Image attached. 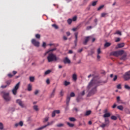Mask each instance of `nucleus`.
Listing matches in <instances>:
<instances>
[{
    "label": "nucleus",
    "mask_w": 130,
    "mask_h": 130,
    "mask_svg": "<svg viewBox=\"0 0 130 130\" xmlns=\"http://www.w3.org/2000/svg\"><path fill=\"white\" fill-rule=\"evenodd\" d=\"M106 82L102 81L101 80H92L89 83L88 85V89H91V91H90L87 94L88 97H90V96H92V95H94L96 92H97V87L98 86H100V85H103L105 84Z\"/></svg>",
    "instance_id": "nucleus-1"
},
{
    "label": "nucleus",
    "mask_w": 130,
    "mask_h": 130,
    "mask_svg": "<svg viewBox=\"0 0 130 130\" xmlns=\"http://www.w3.org/2000/svg\"><path fill=\"white\" fill-rule=\"evenodd\" d=\"M47 59L48 60V62H52V61H58V60H60V58L57 57L56 55L53 54V53H49L47 57Z\"/></svg>",
    "instance_id": "nucleus-2"
},
{
    "label": "nucleus",
    "mask_w": 130,
    "mask_h": 130,
    "mask_svg": "<svg viewBox=\"0 0 130 130\" xmlns=\"http://www.w3.org/2000/svg\"><path fill=\"white\" fill-rule=\"evenodd\" d=\"M1 93L3 94V98H4V100H5V101L7 102L11 101L12 98L10 96V93H9V92L6 93L5 91H2Z\"/></svg>",
    "instance_id": "nucleus-3"
},
{
    "label": "nucleus",
    "mask_w": 130,
    "mask_h": 130,
    "mask_svg": "<svg viewBox=\"0 0 130 130\" xmlns=\"http://www.w3.org/2000/svg\"><path fill=\"white\" fill-rule=\"evenodd\" d=\"M124 51L123 50H119L117 51H113L111 53V55H113V56H116L117 57L119 56V55H122V54L124 53Z\"/></svg>",
    "instance_id": "nucleus-4"
},
{
    "label": "nucleus",
    "mask_w": 130,
    "mask_h": 130,
    "mask_svg": "<svg viewBox=\"0 0 130 130\" xmlns=\"http://www.w3.org/2000/svg\"><path fill=\"white\" fill-rule=\"evenodd\" d=\"M19 88H20V82H18L12 89V93L13 95H17V91Z\"/></svg>",
    "instance_id": "nucleus-5"
},
{
    "label": "nucleus",
    "mask_w": 130,
    "mask_h": 130,
    "mask_svg": "<svg viewBox=\"0 0 130 130\" xmlns=\"http://www.w3.org/2000/svg\"><path fill=\"white\" fill-rule=\"evenodd\" d=\"M53 123H54V121H52L50 122H48L47 125H45L42 127L38 128L36 130H42L44 128H45V127H46L47 126H48L49 125H52V124H53Z\"/></svg>",
    "instance_id": "nucleus-6"
},
{
    "label": "nucleus",
    "mask_w": 130,
    "mask_h": 130,
    "mask_svg": "<svg viewBox=\"0 0 130 130\" xmlns=\"http://www.w3.org/2000/svg\"><path fill=\"white\" fill-rule=\"evenodd\" d=\"M32 44L34 45V46H36V47H39V45L40 44V43L37 41L35 39H32L31 41Z\"/></svg>",
    "instance_id": "nucleus-7"
},
{
    "label": "nucleus",
    "mask_w": 130,
    "mask_h": 130,
    "mask_svg": "<svg viewBox=\"0 0 130 130\" xmlns=\"http://www.w3.org/2000/svg\"><path fill=\"white\" fill-rule=\"evenodd\" d=\"M125 81H128L130 80V71L126 72L123 76Z\"/></svg>",
    "instance_id": "nucleus-8"
},
{
    "label": "nucleus",
    "mask_w": 130,
    "mask_h": 130,
    "mask_svg": "<svg viewBox=\"0 0 130 130\" xmlns=\"http://www.w3.org/2000/svg\"><path fill=\"white\" fill-rule=\"evenodd\" d=\"M92 38L91 36H88L85 38L84 41L83 42V44L84 45H87L88 42H89V40H90Z\"/></svg>",
    "instance_id": "nucleus-9"
},
{
    "label": "nucleus",
    "mask_w": 130,
    "mask_h": 130,
    "mask_svg": "<svg viewBox=\"0 0 130 130\" xmlns=\"http://www.w3.org/2000/svg\"><path fill=\"white\" fill-rule=\"evenodd\" d=\"M56 50V48H53V49H49L45 53L44 56L46 55V54H48V53H52L53 51H55Z\"/></svg>",
    "instance_id": "nucleus-10"
},
{
    "label": "nucleus",
    "mask_w": 130,
    "mask_h": 130,
    "mask_svg": "<svg viewBox=\"0 0 130 130\" xmlns=\"http://www.w3.org/2000/svg\"><path fill=\"white\" fill-rule=\"evenodd\" d=\"M105 124H102L100 125L101 127L104 128L106 126V125H108V124H109V120L107 118H106L105 119Z\"/></svg>",
    "instance_id": "nucleus-11"
},
{
    "label": "nucleus",
    "mask_w": 130,
    "mask_h": 130,
    "mask_svg": "<svg viewBox=\"0 0 130 130\" xmlns=\"http://www.w3.org/2000/svg\"><path fill=\"white\" fill-rule=\"evenodd\" d=\"M16 103H17L18 105H19L22 108H24V104L23 103V102L21 100H16Z\"/></svg>",
    "instance_id": "nucleus-12"
},
{
    "label": "nucleus",
    "mask_w": 130,
    "mask_h": 130,
    "mask_svg": "<svg viewBox=\"0 0 130 130\" xmlns=\"http://www.w3.org/2000/svg\"><path fill=\"white\" fill-rule=\"evenodd\" d=\"M79 35V33L75 32L74 34V35L75 36V40H74V43L75 44V46H77V44L78 43V35Z\"/></svg>",
    "instance_id": "nucleus-13"
},
{
    "label": "nucleus",
    "mask_w": 130,
    "mask_h": 130,
    "mask_svg": "<svg viewBox=\"0 0 130 130\" xmlns=\"http://www.w3.org/2000/svg\"><path fill=\"white\" fill-rule=\"evenodd\" d=\"M122 54L123 55L122 57L120 58V59L121 60H126V59H127V57H126L127 56L126 53H123Z\"/></svg>",
    "instance_id": "nucleus-14"
},
{
    "label": "nucleus",
    "mask_w": 130,
    "mask_h": 130,
    "mask_svg": "<svg viewBox=\"0 0 130 130\" xmlns=\"http://www.w3.org/2000/svg\"><path fill=\"white\" fill-rule=\"evenodd\" d=\"M56 113H57V114H59V113H60V111H59V110H54L52 113V117H54V116H55Z\"/></svg>",
    "instance_id": "nucleus-15"
},
{
    "label": "nucleus",
    "mask_w": 130,
    "mask_h": 130,
    "mask_svg": "<svg viewBox=\"0 0 130 130\" xmlns=\"http://www.w3.org/2000/svg\"><path fill=\"white\" fill-rule=\"evenodd\" d=\"M64 63H71V60L68 58V57H65L64 59L63 60Z\"/></svg>",
    "instance_id": "nucleus-16"
},
{
    "label": "nucleus",
    "mask_w": 130,
    "mask_h": 130,
    "mask_svg": "<svg viewBox=\"0 0 130 130\" xmlns=\"http://www.w3.org/2000/svg\"><path fill=\"white\" fill-rule=\"evenodd\" d=\"M71 100V96H70L69 95L67 96V105L69 106V104L70 103V101Z\"/></svg>",
    "instance_id": "nucleus-17"
},
{
    "label": "nucleus",
    "mask_w": 130,
    "mask_h": 130,
    "mask_svg": "<svg viewBox=\"0 0 130 130\" xmlns=\"http://www.w3.org/2000/svg\"><path fill=\"white\" fill-rule=\"evenodd\" d=\"M110 113H106L103 115V117H104V118H106V117H110Z\"/></svg>",
    "instance_id": "nucleus-18"
},
{
    "label": "nucleus",
    "mask_w": 130,
    "mask_h": 130,
    "mask_svg": "<svg viewBox=\"0 0 130 130\" xmlns=\"http://www.w3.org/2000/svg\"><path fill=\"white\" fill-rule=\"evenodd\" d=\"M55 90H56L55 88L53 89L52 93L50 94V97H54V95L55 94Z\"/></svg>",
    "instance_id": "nucleus-19"
},
{
    "label": "nucleus",
    "mask_w": 130,
    "mask_h": 130,
    "mask_svg": "<svg viewBox=\"0 0 130 130\" xmlns=\"http://www.w3.org/2000/svg\"><path fill=\"white\" fill-rule=\"evenodd\" d=\"M72 78H73V80H74L76 82V81H77V74H74L72 76Z\"/></svg>",
    "instance_id": "nucleus-20"
},
{
    "label": "nucleus",
    "mask_w": 130,
    "mask_h": 130,
    "mask_svg": "<svg viewBox=\"0 0 130 130\" xmlns=\"http://www.w3.org/2000/svg\"><path fill=\"white\" fill-rule=\"evenodd\" d=\"M64 126V124L63 123H59L56 125V126H57V127H62V126Z\"/></svg>",
    "instance_id": "nucleus-21"
},
{
    "label": "nucleus",
    "mask_w": 130,
    "mask_h": 130,
    "mask_svg": "<svg viewBox=\"0 0 130 130\" xmlns=\"http://www.w3.org/2000/svg\"><path fill=\"white\" fill-rule=\"evenodd\" d=\"M83 100V98L80 96V95H79L77 98L76 99V101L77 102H80V101H81V100Z\"/></svg>",
    "instance_id": "nucleus-22"
},
{
    "label": "nucleus",
    "mask_w": 130,
    "mask_h": 130,
    "mask_svg": "<svg viewBox=\"0 0 130 130\" xmlns=\"http://www.w3.org/2000/svg\"><path fill=\"white\" fill-rule=\"evenodd\" d=\"M124 46V43H120L118 44V48H121V47H123Z\"/></svg>",
    "instance_id": "nucleus-23"
},
{
    "label": "nucleus",
    "mask_w": 130,
    "mask_h": 130,
    "mask_svg": "<svg viewBox=\"0 0 130 130\" xmlns=\"http://www.w3.org/2000/svg\"><path fill=\"white\" fill-rule=\"evenodd\" d=\"M117 109H119V110H121V111L123 110V106H122V105L118 106L117 107Z\"/></svg>",
    "instance_id": "nucleus-24"
},
{
    "label": "nucleus",
    "mask_w": 130,
    "mask_h": 130,
    "mask_svg": "<svg viewBox=\"0 0 130 130\" xmlns=\"http://www.w3.org/2000/svg\"><path fill=\"white\" fill-rule=\"evenodd\" d=\"M111 45V43L107 42L105 44L104 46L105 47H109Z\"/></svg>",
    "instance_id": "nucleus-25"
},
{
    "label": "nucleus",
    "mask_w": 130,
    "mask_h": 130,
    "mask_svg": "<svg viewBox=\"0 0 130 130\" xmlns=\"http://www.w3.org/2000/svg\"><path fill=\"white\" fill-rule=\"evenodd\" d=\"M67 124L70 126V127H74V126H75V124H73V123H71L69 122H68Z\"/></svg>",
    "instance_id": "nucleus-26"
},
{
    "label": "nucleus",
    "mask_w": 130,
    "mask_h": 130,
    "mask_svg": "<svg viewBox=\"0 0 130 130\" xmlns=\"http://www.w3.org/2000/svg\"><path fill=\"white\" fill-rule=\"evenodd\" d=\"M91 114V111H87L86 112L85 114V116H88V115H90Z\"/></svg>",
    "instance_id": "nucleus-27"
},
{
    "label": "nucleus",
    "mask_w": 130,
    "mask_h": 130,
    "mask_svg": "<svg viewBox=\"0 0 130 130\" xmlns=\"http://www.w3.org/2000/svg\"><path fill=\"white\" fill-rule=\"evenodd\" d=\"M72 22H73V20L71 18L68 19L67 20V22L69 24V25H71Z\"/></svg>",
    "instance_id": "nucleus-28"
},
{
    "label": "nucleus",
    "mask_w": 130,
    "mask_h": 130,
    "mask_svg": "<svg viewBox=\"0 0 130 130\" xmlns=\"http://www.w3.org/2000/svg\"><path fill=\"white\" fill-rule=\"evenodd\" d=\"M80 28H81V26H77L76 27L73 28L72 29V31H77V30H78V29H80Z\"/></svg>",
    "instance_id": "nucleus-29"
},
{
    "label": "nucleus",
    "mask_w": 130,
    "mask_h": 130,
    "mask_svg": "<svg viewBox=\"0 0 130 130\" xmlns=\"http://www.w3.org/2000/svg\"><path fill=\"white\" fill-rule=\"evenodd\" d=\"M27 90L28 91L32 90V86L30 84L28 85Z\"/></svg>",
    "instance_id": "nucleus-30"
},
{
    "label": "nucleus",
    "mask_w": 130,
    "mask_h": 130,
    "mask_svg": "<svg viewBox=\"0 0 130 130\" xmlns=\"http://www.w3.org/2000/svg\"><path fill=\"white\" fill-rule=\"evenodd\" d=\"M33 108H34V110H36V111H38V110H39L38 106H37V105L34 106Z\"/></svg>",
    "instance_id": "nucleus-31"
},
{
    "label": "nucleus",
    "mask_w": 130,
    "mask_h": 130,
    "mask_svg": "<svg viewBox=\"0 0 130 130\" xmlns=\"http://www.w3.org/2000/svg\"><path fill=\"white\" fill-rule=\"evenodd\" d=\"M64 94V91H63V90H61L60 93H59V94L61 96V97H62V96H63Z\"/></svg>",
    "instance_id": "nucleus-32"
},
{
    "label": "nucleus",
    "mask_w": 130,
    "mask_h": 130,
    "mask_svg": "<svg viewBox=\"0 0 130 130\" xmlns=\"http://www.w3.org/2000/svg\"><path fill=\"white\" fill-rule=\"evenodd\" d=\"M11 83H12L11 80H7L6 81V83L7 84V86H9V85H11Z\"/></svg>",
    "instance_id": "nucleus-33"
},
{
    "label": "nucleus",
    "mask_w": 130,
    "mask_h": 130,
    "mask_svg": "<svg viewBox=\"0 0 130 130\" xmlns=\"http://www.w3.org/2000/svg\"><path fill=\"white\" fill-rule=\"evenodd\" d=\"M111 119H112V120H116V119H117V117L115 116H112L111 117Z\"/></svg>",
    "instance_id": "nucleus-34"
},
{
    "label": "nucleus",
    "mask_w": 130,
    "mask_h": 130,
    "mask_svg": "<svg viewBox=\"0 0 130 130\" xmlns=\"http://www.w3.org/2000/svg\"><path fill=\"white\" fill-rule=\"evenodd\" d=\"M70 84H71L70 82H68L67 81H65L64 82V86H69V85H70Z\"/></svg>",
    "instance_id": "nucleus-35"
},
{
    "label": "nucleus",
    "mask_w": 130,
    "mask_h": 130,
    "mask_svg": "<svg viewBox=\"0 0 130 130\" xmlns=\"http://www.w3.org/2000/svg\"><path fill=\"white\" fill-rule=\"evenodd\" d=\"M69 120L70 121H76V118H75L74 117H70V118H69Z\"/></svg>",
    "instance_id": "nucleus-36"
},
{
    "label": "nucleus",
    "mask_w": 130,
    "mask_h": 130,
    "mask_svg": "<svg viewBox=\"0 0 130 130\" xmlns=\"http://www.w3.org/2000/svg\"><path fill=\"white\" fill-rule=\"evenodd\" d=\"M103 8H104V5H102V6H100L98 8V11H100V10H102V9H103Z\"/></svg>",
    "instance_id": "nucleus-37"
},
{
    "label": "nucleus",
    "mask_w": 130,
    "mask_h": 130,
    "mask_svg": "<svg viewBox=\"0 0 130 130\" xmlns=\"http://www.w3.org/2000/svg\"><path fill=\"white\" fill-rule=\"evenodd\" d=\"M0 129H4V124L2 122H0Z\"/></svg>",
    "instance_id": "nucleus-38"
},
{
    "label": "nucleus",
    "mask_w": 130,
    "mask_h": 130,
    "mask_svg": "<svg viewBox=\"0 0 130 130\" xmlns=\"http://www.w3.org/2000/svg\"><path fill=\"white\" fill-rule=\"evenodd\" d=\"M52 26L55 28V29H58V26L55 24H52Z\"/></svg>",
    "instance_id": "nucleus-39"
},
{
    "label": "nucleus",
    "mask_w": 130,
    "mask_h": 130,
    "mask_svg": "<svg viewBox=\"0 0 130 130\" xmlns=\"http://www.w3.org/2000/svg\"><path fill=\"white\" fill-rule=\"evenodd\" d=\"M40 37H41L40 35H39L38 34L36 35V38H37V39H40Z\"/></svg>",
    "instance_id": "nucleus-40"
},
{
    "label": "nucleus",
    "mask_w": 130,
    "mask_h": 130,
    "mask_svg": "<svg viewBox=\"0 0 130 130\" xmlns=\"http://www.w3.org/2000/svg\"><path fill=\"white\" fill-rule=\"evenodd\" d=\"M48 119H49V117H46L44 118V120L43 121V122H46L48 121Z\"/></svg>",
    "instance_id": "nucleus-41"
},
{
    "label": "nucleus",
    "mask_w": 130,
    "mask_h": 130,
    "mask_svg": "<svg viewBox=\"0 0 130 130\" xmlns=\"http://www.w3.org/2000/svg\"><path fill=\"white\" fill-rule=\"evenodd\" d=\"M51 73V70H47L45 72V75H48V74H50Z\"/></svg>",
    "instance_id": "nucleus-42"
},
{
    "label": "nucleus",
    "mask_w": 130,
    "mask_h": 130,
    "mask_svg": "<svg viewBox=\"0 0 130 130\" xmlns=\"http://www.w3.org/2000/svg\"><path fill=\"white\" fill-rule=\"evenodd\" d=\"M34 80H35L34 77H29V80L30 82H34Z\"/></svg>",
    "instance_id": "nucleus-43"
},
{
    "label": "nucleus",
    "mask_w": 130,
    "mask_h": 130,
    "mask_svg": "<svg viewBox=\"0 0 130 130\" xmlns=\"http://www.w3.org/2000/svg\"><path fill=\"white\" fill-rule=\"evenodd\" d=\"M76 96V94L74 92H72L70 93V97H75Z\"/></svg>",
    "instance_id": "nucleus-44"
},
{
    "label": "nucleus",
    "mask_w": 130,
    "mask_h": 130,
    "mask_svg": "<svg viewBox=\"0 0 130 130\" xmlns=\"http://www.w3.org/2000/svg\"><path fill=\"white\" fill-rule=\"evenodd\" d=\"M124 88L125 89H127V90H130V86L127 85H125Z\"/></svg>",
    "instance_id": "nucleus-45"
},
{
    "label": "nucleus",
    "mask_w": 130,
    "mask_h": 130,
    "mask_svg": "<svg viewBox=\"0 0 130 130\" xmlns=\"http://www.w3.org/2000/svg\"><path fill=\"white\" fill-rule=\"evenodd\" d=\"M115 34H118V35H121V32H120L119 30H117L116 32L115 33H114V35Z\"/></svg>",
    "instance_id": "nucleus-46"
},
{
    "label": "nucleus",
    "mask_w": 130,
    "mask_h": 130,
    "mask_svg": "<svg viewBox=\"0 0 130 130\" xmlns=\"http://www.w3.org/2000/svg\"><path fill=\"white\" fill-rule=\"evenodd\" d=\"M106 15H107V13H102L101 14L102 18H104V17H105V16H106Z\"/></svg>",
    "instance_id": "nucleus-47"
},
{
    "label": "nucleus",
    "mask_w": 130,
    "mask_h": 130,
    "mask_svg": "<svg viewBox=\"0 0 130 130\" xmlns=\"http://www.w3.org/2000/svg\"><path fill=\"white\" fill-rule=\"evenodd\" d=\"M96 5H97V1H94V2H92V6L93 7H95V6H96Z\"/></svg>",
    "instance_id": "nucleus-48"
},
{
    "label": "nucleus",
    "mask_w": 130,
    "mask_h": 130,
    "mask_svg": "<svg viewBox=\"0 0 130 130\" xmlns=\"http://www.w3.org/2000/svg\"><path fill=\"white\" fill-rule=\"evenodd\" d=\"M8 76L9 78H13V77H14V75H13L11 73L8 74Z\"/></svg>",
    "instance_id": "nucleus-49"
},
{
    "label": "nucleus",
    "mask_w": 130,
    "mask_h": 130,
    "mask_svg": "<svg viewBox=\"0 0 130 130\" xmlns=\"http://www.w3.org/2000/svg\"><path fill=\"white\" fill-rule=\"evenodd\" d=\"M18 124H19L20 126H23V121H20Z\"/></svg>",
    "instance_id": "nucleus-50"
},
{
    "label": "nucleus",
    "mask_w": 130,
    "mask_h": 130,
    "mask_svg": "<svg viewBox=\"0 0 130 130\" xmlns=\"http://www.w3.org/2000/svg\"><path fill=\"white\" fill-rule=\"evenodd\" d=\"M42 47H44V48H45V47H46V43H45L44 42H43Z\"/></svg>",
    "instance_id": "nucleus-51"
},
{
    "label": "nucleus",
    "mask_w": 130,
    "mask_h": 130,
    "mask_svg": "<svg viewBox=\"0 0 130 130\" xmlns=\"http://www.w3.org/2000/svg\"><path fill=\"white\" fill-rule=\"evenodd\" d=\"M97 51H98V54H100V53H101V50L100 48L98 49Z\"/></svg>",
    "instance_id": "nucleus-52"
},
{
    "label": "nucleus",
    "mask_w": 130,
    "mask_h": 130,
    "mask_svg": "<svg viewBox=\"0 0 130 130\" xmlns=\"http://www.w3.org/2000/svg\"><path fill=\"white\" fill-rule=\"evenodd\" d=\"M72 21H73L74 22H75V21H77V17L76 16H74L72 18Z\"/></svg>",
    "instance_id": "nucleus-53"
},
{
    "label": "nucleus",
    "mask_w": 130,
    "mask_h": 130,
    "mask_svg": "<svg viewBox=\"0 0 130 130\" xmlns=\"http://www.w3.org/2000/svg\"><path fill=\"white\" fill-rule=\"evenodd\" d=\"M119 101H121V100H120V96H117V102H119Z\"/></svg>",
    "instance_id": "nucleus-54"
},
{
    "label": "nucleus",
    "mask_w": 130,
    "mask_h": 130,
    "mask_svg": "<svg viewBox=\"0 0 130 130\" xmlns=\"http://www.w3.org/2000/svg\"><path fill=\"white\" fill-rule=\"evenodd\" d=\"M80 95H81V96H84V95H85V90H83L81 93H80Z\"/></svg>",
    "instance_id": "nucleus-55"
},
{
    "label": "nucleus",
    "mask_w": 130,
    "mask_h": 130,
    "mask_svg": "<svg viewBox=\"0 0 130 130\" xmlns=\"http://www.w3.org/2000/svg\"><path fill=\"white\" fill-rule=\"evenodd\" d=\"M117 89H121V84H118L117 86Z\"/></svg>",
    "instance_id": "nucleus-56"
},
{
    "label": "nucleus",
    "mask_w": 130,
    "mask_h": 130,
    "mask_svg": "<svg viewBox=\"0 0 130 130\" xmlns=\"http://www.w3.org/2000/svg\"><path fill=\"white\" fill-rule=\"evenodd\" d=\"M116 80H117V76L115 75L113 78V81H115Z\"/></svg>",
    "instance_id": "nucleus-57"
},
{
    "label": "nucleus",
    "mask_w": 130,
    "mask_h": 130,
    "mask_svg": "<svg viewBox=\"0 0 130 130\" xmlns=\"http://www.w3.org/2000/svg\"><path fill=\"white\" fill-rule=\"evenodd\" d=\"M46 83H47V84L48 85H49V84H50V80H49V79H47V80H46Z\"/></svg>",
    "instance_id": "nucleus-58"
},
{
    "label": "nucleus",
    "mask_w": 130,
    "mask_h": 130,
    "mask_svg": "<svg viewBox=\"0 0 130 130\" xmlns=\"http://www.w3.org/2000/svg\"><path fill=\"white\" fill-rule=\"evenodd\" d=\"M120 41V39L119 38H118L116 39L115 42H119Z\"/></svg>",
    "instance_id": "nucleus-59"
},
{
    "label": "nucleus",
    "mask_w": 130,
    "mask_h": 130,
    "mask_svg": "<svg viewBox=\"0 0 130 130\" xmlns=\"http://www.w3.org/2000/svg\"><path fill=\"white\" fill-rule=\"evenodd\" d=\"M12 73L13 74V76H15V75H17L18 72L17 71H13Z\"/></svg>",
    "instance_id": "nucleus-60"
},
{
    "label": "nucleus",
    "mask_w": 130,
    "mask_h": 130,
    "mask_svg": "<svg viewBox=\"0 0 130 130\" xmlns=\"http://www.w3.org/2000/svg\"><path fill=\"white\" fill-rule=\"evenodd\" d=\"M19 125H20L19 124V123H16L15 124L14 126H15V127H18V126Z\"/></svg>",
    "instance_id": "nucleus-61"
},
{
    "label": "nucleus",
    "mask_w": 130,
    "mask_h": 130,
    "mask_svg": "<svg viewBox=\"0 0 130 130\" xmlns=\"http://www.w3.org/2000/svg\"><path fill=\"white\" fill-rule=\"evenodd\" d=\"M92 28V26H87L86 27V30H90V29Z\"/></svg>",
    "instance_id": "nucleus-62"
},
{
    "label": "nucleus",
    "mask_w": 130,
    "mask_h": 130,
    "mask_svg": "<svg viewBox=\"0 0 130 130\" xmlns=\"http://www.w3.org/2000/svg\"><path fill=\"white\" fill-rule=\"evenodd\" d=\"M107 112H108V110L107 109H106L104 111V113L105 114L106 113H108Z\"/></svg>",
    "instance_id": "nucleus-63"
},
{
    "label": "nucleus",
    "mask_w": 130,
    "mask_h": 130,
    "mask_svg": "<svg viewBox=\"0 0 130 130\" xmlns=\"http://www.w3.org/2000/svg\"><path fill=\"white\" fill-rule=\"evenodd\" d=\"M6 87H7V85H2L1 88L3 89H5Z\"/></svg>",
    "instance_id": "nucleus-64"
}]
</instances>
